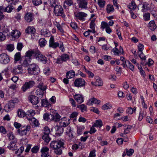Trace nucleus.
I'll return each mask as SVG.
<instances>
[{
    "label": "nucleus",
    "instance_id": "obj_46",
    "mask_svg": "<svg viewBox=\"0 0 157 157\" xmlns=\"http://www.w3.org/2000/svg\"><path fill=\"white\" fill-rule=\"evenodd\" d=\"M136 110V108L134 107L133 109L131 107L128 108L127 110V113L128 114H132L133 113L135 112Z\"/></svg>",
    "mask_w": 157,
    "mask_h": 157
},
{
    "label": "nucleus",
    "instance_id": "obj_4",
    "mask_svg": "<svg viewBox=\"0 0 157 157\" xmlns=\"http://www.w3.org/2000/svg\"><path fill=\"white\" fill-rule=\"evenodd\" d=\"M28 73L31 75H37L40 72V69L38 66L33 63L29 65L28 68Z\"/></svg>",
    "mask_w": 157,
    "mask_h": 157
},
{
    "label": "nucleus",
    "instance_id": "obj_6",
    "mask_svg": "<svg viewBox=\"0 0 157 157\" xmlns=\"http://www.w3.org/2000/svg\"><path fill=\"white\" fill-rule=\"evenodd\" d=\"M34 57L37 60L43 63H46L47 61V59L45 56L41 54L39 51L35 52Z\"/></svg>",
    "mask_w": 157,
    "mask_h": 157
},
{
    "label": "nucleus",
    "instance_id": "obj_52",
    "mask_svg": "<svg viewBox=\"0 0 157 157\" xmlns=\"http://www.w3.org/2000/svg\"><path fill=\"white\" fill-rule=\"evenodd\" d=\"M98 3L101 8H103L105 5V2L104 0H98Z\"/></svg>",
    "mask_w": 157,
    "mask_h": 157
},
{
    "label": "nucleus",
    "instance_id": "obj_21",
    "mask_svg": "<svg viewBox=\"0 0 157 157\" xmlns=\"http://www.w3.org/2000/svg\"><path fill=\"white\" fill-rule=\"evenodd\" d=\"M18 100L17 98H15L9 101L8 105V108L10 109L14 107V105L17 104Z\"/></svg>",
    "mask_w": 157,
    "mask_h": 157
},
{
    "label": "nucleus",
    "instance_id": "obj_1",
    "mask_svg": "<svg viewBox=\"0 0 157 157\" xmlns=\"http://www.w3.org/2000/svg\"><path fill=\"white\" fill-rule=\"evenodd\" d=\"M64 143L61 140H53L52 141L50 144V146L51 148L54 150L55 154L60 155L62 153V148L64 145Z\"/></svg>",
    "mask_w": 157,
    "mask_h": 157
},
{
    "label": "nucleus",
    "instance_id": "obj_34",
    "mask_svg": "<svg viewBox=\"0 0 157 157\" xmlns=\"http://www.w3.org/2000/svg\"><path fill=\"white\" fill-rule=\"evenodd\" d=\"M65 119V117H64L60 120V121L59 122V126L61 127H65L67 126L68 125L67 121H66L64 119Z\"/></svg>",
    "mask_w": 157,
    "mask_h": 157
},
{
    "label": "nucleus",
    "instance_id": "obj_22",
    "mask_svg": "<svg viewBox=\"0 0 157 157\" xmlns=\"http://www.w3.org/2000/svg\"><path fill=\"white\" fill-rule=\"evenodd\" d=\"M100 102V101L98 100L97 99L93 98H90L87 102V104L89 105H92L93 104H99Z\"/></svg>",
    "mask_w": 157,
    "mask_h": 157
},
{
    "label": "nucleus",
    "instance_id": "obj_15",
    "mask_svg": "<svg viewBox=\"0 0 157 157\" xmlns=\"http://www.w3.org/2000/svg\"><path fill=\"white\" fill-rule=\"evenodd\" d=\"M29 100L33 105H36L39 102V98L37 97L31 95L29 97Z\"/></svg>",
    "mask_w": 157,
    "mask_h": 157
},
{
    "label": "nucleus",
    "instance_id": "obj_63",
    "mask_svg": "<svg viewBox=\"0 0 157 157\" xmlns=\"http://www.w3.org/2000/svg\"><path fill=\"white\" fill-rule=\"evenodd\" d=\"M65 2L68 6H70L73 5V2L72 0H65Z\"/></svg>",
    "mask_w": 157,
    "mask_h": 157
},
{
    "label": "nucleus",
    "instance_id": "obj_42",
    "mask_svg": "<svg viewBox=\"0 0 157 157\" xmlns=\"http://www.w3.org/2000/svg\"><path fill=\"white\" fill-rule=\"evenodd\" d=\"M49 134H44L42 136V139L46 143H48L51 140V138L49 137Z\"/></svg>",
    "mask_w": 157,
    "mask_h": 157
},
{
    "label": "nucleus",
    "instance_id": "obj_28",
    "mask_svg": "<svg viewBox=\"0 0 157 157\" xmlns=\"http://www.w3.org/2000/svg\"><path fill=\"white\" fill-rule=\"evenodd\" d=\"M52 114L47 113L44 114L43 117L44 120L47 121H51L52 118Z\"/></svg>",
    "mask_w": 157,
    "mask_h": 157
},
{
    "label": "nucleus",
    "instance_id": "obj_57",
    "mask_svg": "<svg viewBox=\"0 0 157 157\" xmlns=\"http://www.w3.org/2000/svg\"><path fill=\"white\" fill-rule=\"evenodd\" d=\"M18 33V31L17 30H13L11 33V35L14 38H18L19 36V35L15 34V33Z\"/></svg>",
    "mask_w": 157,
    "mask_h": 157
},
{
    "label": "nucleus",
    "instance_id": "obj_14",
    "mask_svg": "<svg viewBox=\"0 0 157 157\" xmlns=\"http://www.w3.org/2000/svg\"><path fill=\"white\" fill-rule=\"evenodd\" d=\"M20 62L21 66L26 67L29 66V63L31 62V60L29 58L24 56L21 58Z\"/></svg>",
    "mask_w": 157,
    "mask_h": 157
},
{
    "label": "nucleus",
    "instance_id": "obj_41",
    "mask_svg": "<svg viewBox=\"0 0 157 157\" xmlns=\"http://www.w3.org/2000/svg\"><path fill=\"white\" fill-rule=\"evenodd\" d=\"M84 127L83 126L78 127L77 128V134L78 136L81 135L82 133V131L84 130Z\"/></svg>",
    "mask_w": 157,
    "mask_h": 157
},
{
    "label": "nucleus",
    "instance_id": "obj_48",
    "mask_svg": "<svg viewBox=\"0 0 157 157\" xmlns=\"http://www.w3.org/2000/svg\"><path fill=\"white\" fill-rule=\"evenodd\" d=\"M27 113H26V117L28 116L33 117L35 114V112L34 110L32 109L28 110Z\"/></svg>",
    "mask_w": 157,
    "mask_h": 157
},
{
    "label": "nucleus",
    "instance_id": "obj_56",
    "mask_svg": "<svg viewBox=\"0 0 157 157\" xmlns=\"http://www.w3.org/2000/svg\"><path fill=\"white\" fill-rule=\"evenodd\" d=\"M150 14L149 13H147L144 14V20L147 21L150 20Z\"/></svg>",
    "mask_w": 157,
    "mask_h": 157
},
{
    "label": "nucleus",
    "instance_id": "obj_49",
    "mask_svg": "<svg viewBox=\"0 0 157 157\" xmlns=\"http://www.w3.org/2000/svg\"><path fill=\"white\" fill-rule=\"evenodd\" d=\"M144 48V46L142 44H140L138 45V53L141 54L143 52V50Z\"/></svg>",
    "mask_w": 157,
    "mask_h": 157
},
{
    "label": "nucleus",
    "instance_id": "obj_27",
    "mask_svg": "<svg viewBox=\"0 0 157 157\" xmlns=\"http://www.w3.org/2000/svg\"><path fill=\"white\" fill-rule=\"evenodd\" d=\"M36 51H34L33 50H29L26 52L24 56L26 58H29L30 60H31V57L33 55H34V56H35V52Z\"/></svg>",
    "mask_w": 157,
    "mask_h": 157
},
{
    "label": "nucleus",
    "instance_id": "obj_13",
    "mask_svg": "<svg viewBox=\"0 0 157 157\" xmlns=\"http://www.w3.org/2000/svg\"><path fill=\"white\" fill-rule=\"evenodd\" d=\"M49 148L46 147H42L40 150L41 157H51L49 153Z\"/></svg>",
    "mask_w": 157,
    "mask_h": 157
},
{
    "label": "nucleus",
    "instance_id": "obj_40",
    "mask_svg": "<svg viewBox=\"0 0 157 157\" xmlns=\"http://www.w3.org/2000/svg\"><path fill=\"white\" fill-rule=\"evenodd\" d=\"M44 92V91L37 88L36 91L35 93L36 95L41 97L43 96Z\"/></svg>",
    "mask_w": 157,
    "mask_h": 157
},
{
    "label": "nucleus",
    "instance_id": "obj_29",
    "mask_svg": "<svg viewBox=\"0 0 157 157\" xmlns=\"http://www.w3.org/2000/svg\"><path fill=\"white\" fill-rule=\"evenodd\" d=\"M148 26L149 29L152 31H154L157 27L156 25L154 20H152L150 21L148 24Z\"/></svg>",
    "mask_w": 157,
    "mask_h": 157
},
{
    "label": "nucleus",
    "instance_id": "obj_36",
    "mask_svg": "<svg viewBox=\"0 0 157 157\" xmlns=\"http://www.w3.org/2000/svg\"><path fill=\"white\" fill-rule=\"evenodd\" d=\"M103 125L102 122L100 119L96 120L93 124L94 126L95 127L100 128Z\"/></svg>",
    "mask_w": 157,
    "mask_h": 157
},
{
    "label": "nucleus",
    "instance_id": "obj_18",
    "mask_svg": "<svg viewBox=\"0 0 157 157\" xmlns=\"http://www.w3.org/2000/svg\"><path fill=\"white\" fill-rule=\"evenodd\" d=\"M87 14L84 12H79L75 14V16L76 17H78V19L81 21H85V17H86Z\"/></svg>",
    "mask_w": 157,
    "mask_h": 157
},
{
    "label": "nucleus",
    "instance_id": "obj_35",
    "mask_svg": "<svg viewBox=\"0 0 157 157\" xmlns=\"http://www.w3.org/2000/svg\"><path fill=\"white\" fill-rule=\"evenodd\" d=\"M75 72L73 71H71L67 72L66 77L68 79L73 78L75 76Z\"/></svg>",
    "mask_w": 157,
    "mask_h": 157
},
{
    "label": "nucleus",
    "instance_id": "obj_60",
    "mask_svg": "<svg viewBox=\"0 0 157 157\" xmlns=\"http://www.w3.org/2000/svg\"><path fill=\"white\" fill-rule=\"evenodd\" d=\"M67 130L66 131V133L67 134H71V137H73V134L72 133V131L71 130V127H70L68 126L67 128Z\"/></svg>",
    "mask_w": 157,
    "mask_h": 157
},
{
    "label": "nucleus",
    "instance_id": "obj_3",
    "mask_svg": "<svg viewBox=\"0 0 157 157\" xmlns=\"http://www.w3.org/2000/svg\"><path fill=\"white\" fill-rule=\"evenodd\" d=\"M49 46L50 47L52 48H56L58 46H59L60 49L62 52L64 51V47L63 43L60 42L59 43L54 42V39L53 36H51L49 40Z\"/></svg>",
    "mask_w": 157,
    "mask_h": 157
},
{
    "label": "nucleus",
    "instance_id": "obj_32",
    "mask_svg": "<svg viewBox=\"0 0 157 157\" xmlns=\"http://www.w3.org/2000/svg\"><path fill=\"white\" fill-rule=\"evenodd\" d=\"M128 7L129 9L131 10L134 11L135 9L136 8V6L135 2L132 0L131 2L129 4Z\"/></svg>",
    "mask_w": 157,
    "mask_h": 157
},
{
    "label": "nucleus",
    "instance_id": "obj_39",
    "mask_svg": "<svg viewBox=\"0 0 157 157\" xmlns=\"http://www.w3.org/2000/svg\"><path fill=\"white\" fill-rule=\"evenodd\" d=\"M39 44L41 47H43L46 44L47 41L44 38H41L39 40Z\"/></svg>",
    "mask_w": 157,
    "mask_h": 157
},
{
    "label": "nucleus",
    "instance_id": "obj_23",
    "mask_svg": "<svg viewBox=\"0 0 157 157\" xmlns=\"http://www.w3.org/2000/svg\"><path fill=\"white\" fill-rule=\"evenodd\" d=\"M95 82H92L91 83L96 86H101L103 85V82L99 77H97Z\"/></svg>",
    "mask_w": 157,
    "mask_h": 157
},
{
    "label": "nucleus",
    "instance_id": "obj_37",
    "mask_svg": "<svg viewBox=\"0 0 157 157\" xmlns=\"http://www.w3.org/2000/svg\"><path fill=\"white\" fill-rule=\"evenodd\" d=\"M126 66L129 68L132 71H133L134 69V67L133 65L130 61L128 60L125 61Z\"/></svg>",
    "mask_w": 157,
    "mask_h": 157
},
{
    "label": "nucleus",
    "instance_id": "obj_9",
    "mask_svg": "<svg viewBox=\"0 0 157 157\" xmlns=\"http://www.w3.org/2000/svg\"><path fill=\"white\" fill-rule=\"evenodd\" d=\"M74 86L78 87H81L86 85L85 80L81 78H76L74 82Z\"/></svg>",
    "mask_w": 157,
    "mask_h": 157
},
{
    "label": "nucleus",
    "instance_id": "obj_16",
    "mask_svg": "<svg viewBox=\"0 0 157 157\" xmlns=\"http://www.w3.org/2000/svg\"><path fill=\"white\" fill-rule=\"evenodd\" d=\"M24 17L26 22H30L33 19L34 15L30 13H27L25 14Z\"/></svg>",
    "mask_w": 157,
    "mask_h": 157
},
{
    "label": "nucleus",
    "instance_id": "obj_20",
    "mask_svg": "<svg viewBox=\"0 0 157 157\" xmlns=\"http://www.w3.org/2000/svg\"><path fill=\"white\" fill-rule=\"evenodd\" d=\"M12 71L15 74L22 73L23 72L22 66L21 65H18L16 66L13 68Z\"/></svg>",
    "mask_w": 157,
    "mask_h": 157
},
{
    "label": "nucleus",
    "instance_id": "obj_5",
    "mask_svg": "<svg viewBox=\"0 0 157 157\" xmlns=\"http://www.w3.org/2000/svg\"><path fill=\"white\" fill-rule=\"evenodd\" d=\"M31 131V126L27 125L22 127L17 130V132L21 136L26 135L29 134Z\"/></svg>",
    "mask_w": 157,
    "mask_h": 157
},
{
    "label": "nucleus",
    "instance_id": "obj_8",
    "mask_svg": "<svg viewBox=\"0 0 157 157\" xmlns=\"http://www.w3.org/2000/svg\"><path fill=\"white\" fill-rule=\"evenodd\" d=\"M10 61L9 56L6 53H3L0 54V63L3 64L8 63Z\"/></svg>",
    "mask_w": 157,
    "mask_h": 157
},
{
    "label": "nucleus",
    "instance_id": "obj_19",
    "mask_svg": "<svg viewBox=\"0 0 157 157\" xmlns=\"http://www.w3.org/2000/svg\"><path fill=\"white\" fill-rule=\"evenodd\" d=\"M7 136L8 137L9 140H11V142L13 144L16 143L17 142V139L14 136L13 133L11 132H9L7 134Z\"/></svg>",
    "mask_w": 157,
    "mask_h": 157
},
{
    "label": "nucleus",
    "instance_id": "obj_7",
    "mask_svg": "<svg viewBox=\"0 0 157 157\" xmlns=\"http://www.w3.org/2000/svg\"><path fill=\"white\" fill-rule=\"evenodd\" d=\"M35 84V82L33 81L26 82L23 84L21 90L24 92H25L27 90L32 88Z\"/></svg>",
    "mask_w": 157,
    "mask_h": 157
},
{
    "label": "nucleus",
    "instance_id": "obj_50",
    "mask_svg": "<svg viewBox=\"0 0 157 157\" xmlns=\"http://www.w3.org/2000/svg\"><path fill=\"white\" fill-rule=\"evenodd\" d=\"M112 105L109 103L104 105L102 107V109H110L112 108Z\"/></svg>",
    "mask_w": 157,
    "mask_h": 157
},
{
    "label": "nucleus",
    "instance_id": "obj_30",
    "mask_svg": "<svg viewBox=\"0 0 157 157\" xmlns=\"http://www.w3.org/2000/svg\"><path fill=\"white\" fill-rule=\"evenodd\" d=\"M41 34L44 36L47 37L50 36V33L48 30L47 29H42L40 31Z\"/></svg>",
    "mask_w": 157,
    "mask_h": 157
},
{
    "label": "nucleus",
    "instance_id": "obj_51",
    "mask_svg": "<svg viewBox=\"0 0 157 157\" xmlns=\"http://www.w3.org/2000/svg\"><path fill=\"white\" fill-rule=\"evenodd\" d=\"M33 4L35 6H37L40 5L42 3V0H32Z\"/></svg>",
    "mask_w": 157,
    "mask_h": 157
},
{
    "label": "nucleus",
    "instance_id": "obj_12",
    "mask_svg": "<svg viewBox=\"0 0 157 157\" xmlns=\"http://www.w3.org/2000/svg\"><path fill=\"white\" fill-rule=\"evenodd\" d=\"M0 9L1 10H3V12H6L7 13H10L12 11L16 10L14 7L12 5H8L6 7L3 6H1Z\"/></svg>",
    "mask_w": 157,
    "mask_h": 157
},
{
    "label": "nucleus",
    "instance_id": "obj_33",
    "mask_svg": "<svg viewBox=\"0 0 157 157\" xmlns=\"http://www.w3.org/2000/svg\"><path fill=\"white\" fill-rule=\"evenodd\" d=\"M55 128L56 130V134L60 135L63 132V128L60 127L59 126H56L55 127Z\"/></svg>",
    "mask_w": 157,
    "mask_h": 157
},
{
    "label": "nucleus",
    "instance_id": "obj_44",
    "mask_svg": "<svg viewBox=\"0 0 157 157\" xmlns=\"http://www.w3.org/2000/svg\"><path fill=\"white\" fill-rule=\"evenodd\" d=\"M106 10L108 13L113 12L114 9L113 6L111 5H108L107 6Z\"/></svg>",
    "mask_w": 157,
    "mask_h": 157
},
{
    "label": "nucleus",
    "instance_id": "obj_47",
    "mask_svg": "<svg viewBox=\"0 0 157 157\" xmlns=\"http://www.w3.org/2000/svg\"><path fill=\"white\" fill-rule=\"evenodd\" d=\"M42 105L44 107H47L50 105V103L47 100L43 99L41 101Z\"/></svg>",
    "mask_w": 157,
    "mask_h": 157
},
{
    "label": "nucleus",
    "instance_id": "obj_43",
    "mask_svg": "<svg viewBox=\"0 0 157 157\" xmlns=\"http://www.w3.org/2000/svg\"><path fill=\"white\" fill-rule=\"evenodd\" d=\"M17 114L18 116L21 117H23L25 116H26V113L22 110H19L17 111Z\"/></svg>",
    "mask_w": 157,
    "mask_h": 157
},
{
    "label": "nucleus",
    "instance_id": "obj_64",
    "mask_svg": "<svg viewBox=\"0 0 157 157\" xmlns=\"http://www.w3.org/2000/svg\"><path fill=\"white\" fill-rule=\"evenodd\" d=\"M94 22V20H92L90 23V28L92 29L95 28V25Z\"/></svg>",
    "mask_w": 157,
    "mask_h": 157
},
{
    "label": "nucleus",
    "instance_id": "obj_24",
    "mask_svg": "<svg viewBox=\"0 0 157 157\" xmlns=\"http://www.w3.org/2000/svg\"><path fill=\"white\" fill-rule=\"evenodd\" d=\"M28 120L29 121L30 124H33L35 126H38L40 123L34 117H32L31 118H28Z\"/></svg>",
    "mask_w": 157,
    "mask_h": 157
},
{
    "label": "nucleus",
    "instance_id": "obj_54",
    "mask_svg": "<svg viewBox=\"0 0 157 157\" xmlns=\"http://www.w3.org/2000/svg\"><path fill=\"white\" fill-rule=\"evenodd\" d=\"M39 148L37 146H36L33 147L31 149V151L33 153H36L39 150Z\"/></svg>",
    "mask_w": 157,
    "mask_h": 157
},
{
    "label": "nucleus",
    "instance_id": "obj_10",
    "mask_svg": "<svg viewBox=\"0 0 157 157\" xmlns=\"http://www.w3.org/2000/svg\"><path fill=\"white\" fill-rule=\"evenodd\" d=\"M69 59V55L67 54H63L56 59V63H61L63 61H66Z\"/></svg>",
    "mask_w": 157,
    "mask_h": 157
},
{
    "label": "nucleus",
    "instance_id": "obj_17",
    "mask_svg": "<svg viewBox=\"0 0 157 157\" xmlns=\"http://www.w3.org/2000/svg\"><path fill=\"white\" fill-rule=\"evenodd\" d=\"M74 98L76 101L81 104L84 101V97L80 94H75L74 95Z\"/></svg>",
    "mask_w": 157,
    "mask_h": 157
},
{
    "label": "nucleus",
    "instance_id": "obj_25",
    "mask_svg": "<svg viewBox=\"0 0 157 157\" xmlns=\"http://www.w3.org/2000/svg\"><path fill=\"white\" fill-rule=\"evenodd\" d=\"M25 32L26 33L34 34L36 32V29L33 27L28 26L25 29Z\"/></svg>",
    "mask_w": 157,
    "mask_h": 157
},
{
    "label": "nucleus",
    "instance_id": "obj_61",
    "mask_svg": "<svg viewBox=\"0 0 157 157\" xmlns=\"http://www.w3.org/2000/svg\"><path fill=\"white\" fill-rule=\"evenodd\" d=\"M6 36L4 34L0 32V42H2L4 40L6 39Z\"/></svg>",
    "mask_w": 157,
    "mask_h": 157
},
{
    "label": "nucleus",
    "instance_id": "obj_2",
    "mask_svg": "<svg viewBox=\"0 0 157 157\" xmlns=\"http://www.w3.org/2000/svg\"><path fill=\"white\" fill-rule=\"evenodd\" d=\"M51 4V6L54 8L53 13L56 16H61L63 18L65 17L63 9L61 5L56 4L55 2H53L52 4Z\"/></svg>",
    "mask_w": 157,
    "mask_h": 157
},
{
    "label": "nucleus",
    "instance_id": "obj_45",
    "mask_svg": "<svg viewBox=\"0 0 157 157\" xmlns=\"http://www.w3.org/2000/svg\"><path fill=\"white\" fill-rule=\"evenodd\" d=\"M125 150L126 155L128 156L132 155L134 152V150L132 149H128L127 148H126Z\"/></svg>",
    "mask_w": 157,
    "mask_h": 157
},
{
    "label": "nucleus",
    "instance_id": "obj_31",
    "mask_svg": "<svg viewBox=\"0 0 157 157\" xmlns=\"http://www.w3.org/2000/svg\"><path fill=\"white\" fill-rule=\"evenodd\" d=\"M37 87L38 88L43 90V91L46 92L47 86L46 85L44 84L42 82H40L38 84Z\"/></svg>",
    "mask_w": 157,
    "mask_h": 157
},
{
    "label": "nucleus",
    "instance_id": "obj_55",
    "mask_svg": "<svg viewBox=\"0 0 157 157\" xmlns=\"http://www.w3.org/2000/svg\"><path fill=\"white\" fill-rule=\"evenodd\" d=\"M3 34H4L6 36H8L10 34L9 30L8 28H5L2 32Z\"/></svg>",
    "mask_w": 157,
    "mask_h": 157
},
{
    "label": "nucleus",
    "instance_id": "obj_53",
    "mask_svg": "<svg viewBox=\"0 0 157 157\" xmlns=\"http://www.w3.org/2000/svg\"><path fill=\"white\" fill-rule=\"evenodd\" d=\"M21 58V53L19 52L16 53L14 55V60L15 61H18Z\"/></svg>",
    "mask_w": 157,
    "mask_h": 157
},
{
    "label": "nucleus",
    "instance_id": "obj_59",
    "mask_svg": "<svg viewBox=\"0 0 157 157\" xmlns=\"http://www.w3.org/2000/svg\"><path fill=\"white\" fill-rule=\"evenodd\" d=\"M144 115V111H140L138 117L139 120L140 121H141Z\"/></svg>",
    "mask_w": 157,
    "mask_h": 157
},
{
    "label": "nucleus",
    "instance_id": "obj_62",
    "mask_svg": "<svg viewBox=\"0 0 157 157\" xmlns=\"http://www.w3.org/2000/svg\"><path fill=\"white\" fill-rule=\"evenodd\" d=\"M0 132L4 134H5L7 132L6 128L2 126L0 127Z\"/></svg>",
    "mask_w": 157,
    "mask_h": 157
},
{
    "label": "nucleus",
    "instance_id": "obj_58",
    "mask_svg": "<svg viewBox=\"0 0 157 157\" xmlns=\"http://www.w3.org/2000/svg\"><path fill=\"white\" fill-rule=\"evenodd\" d=\"M101 27L103 29H106L109 26L108 24L105 21H102L101 24Z\"/></svg>",
    "mask_w": 157,
    "mask_h": 157
},
{
    "label": "nucleus",
    "instance_id": "obj_26",
    "mask_svg": "<svg viewBox=\"0 0 157 157\" xmlns=\"http://www.w3.org/2000/svg\"><path fill=\"white\" fill-rule=\"evenodd\" d=\"M52 121H53L55 122H57L59 121L61 118V117L58 113L55 114L54 115L52 114Z\"/></svg>",
    "mask_w": 157,
    "mask_h": 157
},
{
    "label": "nucleus",
    "instance_id": "obj_38",
    "mask_svg": "<svg viewBox=\"0 0 157 157\" xmlns=\"http://www.w3.org/2000/svg\"><path fill=\"white\" fill-rule=\"evenodd\" d=\"M82 112H84L87 111V106L84 104L78 105L77 106Z\"/></svg>",
    "mask_w": 157,
    "mask_h": 157
},
{
    "label": "nucleus",
    "instance_id": "obj_11",
    "mask_svg": "<svg viewBox=\"0 0 157 157\" xmlns=\"http://www.w3.org/2000/svg\"><path fill=\"white\" fill-rule=\"evenodd\" d=\"M78 7L81 9L87 8L88 2L86 0H77Z\"/></svg>",
    "mask_w": 157,
    "mask_h": 157
}]
</instances>
